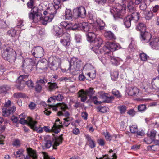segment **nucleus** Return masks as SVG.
<instances>
[{
  "label": "nucleus",
  "mask_w": 159,
  "mask_h": 159,
  "mask_svg": "<svg viewBox=\"0 0 159 159\" xmlns=\"http://www.w3.org/2000/svg\"><path fill=\"white\" fill-rule=\"evenodd\" d=\"M105 24L103 21L100 19H98L96 20V23L92 25V28L91 30L89 28V30L86 34L87 40L91 42L93 41V40L96 37V35L94 32L98 30H102L104 29Z\"/></svg>",
  "instance_id": "nucleus-1"
},
{
  "label": "nucleus",
  "mask_w": 159,
  "mask_h": 159,
  "mask_svg": "<svg viewBox=\"0 0 159 159\" xmlns=\"http://www.w3.org/2000/svg\"><path fill=\"white\" fill-rule=\"evenodd\" d=\"M62 135H61L57 137H54L53 135L45 136L44 137V147L46 148H49L52 145V142H53V144L52 145L53 148L56 149L57 148L55 147L58 146L62 143L63 139L62 137Z\"/></svg>",
  "instance_id": "nucleus-2"
},
{
  "label": "nucleus",
  "mask_w": 159,
  "mask_h": 159,
  "mask_svg": "<svg viewBox=\"0 0 159 159\" xmlns=\"http://www.w3.org/2000/svg\"><path fill=\"white\" fill-rule=\"evenodd\" d=\"M56 13V10H55L54 8L53 4H49L46 10L43 11L44 15L42 17L41 23L45 25L48 22L51 21L54 18V15Z\"/></svg>",
  "instance_id": "nucleus-3"
},
{
  "label": "nucleus",
  "mask_w": 159,
  "mask_h": 159,
  "mask_svg": "<svg viewBox=\"0 0 159 159\" xmlns=\"http://www.w3.org/2000/svg\"><path fill=\"white\" fill-rule=\"evenodd\" d=\"M81 62L80 60L73 57L69 62V67L67 69H61V70L64 72L68 70H72L73 72L79 71L81 69Z\"/></svg>",
  "instance_id": "nucleus-4"
},
{
  "label": "nucleus",
  "mask_w": 159,
  "mask_h": 159,
  "mask_svg": "<svg viewBox=\"0 0 159 159\" xmlns=\"http://www.w3.org/2000/svg\"><path fill=\"white\" fill-rule=\"evenodd\" d=\"M2 56L5 59L10 62H14L16 58V52L9 47H5L4 48Z\"/></svg>",
  "instance_id": "nucleus-5"
},
{
  "label": "nucleus",
  "mask_w": 159,
  "mask_h": 159,
  "mask_svg": "<svg viewBox=\"0 0 159 159\" xmlns=\"http://www.w3.org/2000/svg\"><path fill=\"white\" fill-rule=\"evenodd\" d=\"M95 93V91L94 90V88L90 87L84 91L83 89L79 91L78 93V96L80 98L81 101L84 102L87 99V96L91 98L92 95L94 94Z\"/></svg>",
  "instance_id": "nucleus-6"
},
{
  "label": "nucleus",
  "mask_w": 159,
  "mask_h": 159,
  "mask_svg": "<svg viewBox=\"0 0 159 159\" xmlns=\"http://www.w3.org/2000/svg\"><path fill=\"white\" fill-rule=\"evenodd\" d=\"M128 8L129 12L130 13L131 16V19L132 20L135 21H138L139 18V13L135 10L134 7V4L132 1L129 2L128 4Z\"/></svg>",
  "instance_id": "nucleus-7"
},
{
  "label": "nucleus",
  "mask_w": 159,
  "mask_h": 159,
  "mask_svg": "<svg viewBox=\"0 0 159 159\" xmlns=\"http://www.w3.org/2000/svg\"><path fill=\"white\" fill-rule=\"evenodd\" d=\"M110 12L114 17L122 18L125 13V10L123 9L121 6H118L116 8H112L110 9Z\"/></svg>",
  "instance_id": "nucleus-8"
},
{
  "label": "nucleus",
  "mask_w": 159,
  "mask_h": 159,
  "mask_svg": "<svg viewBox=\"0 0 159 159\" xmlns=\"http://www.w3.org/2000/svg\"><path fill=\"white\" fill-rule=\"evenodd\" d=\"M23 114H22L19 116L20 118L19 122L22 124H28L32 129L35 128V125L37 124L36 121H34L32 118L28 117V121L25 119V117L23 116Z\"/></svg>",
  "instance_id": "nucleus-9"
},
{
  "label": "nucleus",
  "mask_w": 159,
  "mask_h": 159,
  "mask_svg": "<svg viewBox=\"0 0 159 159\" xmlns=\"http://www.w3.org/2000/svg\"><path fill=\"white\" fill-rule=\"evenodd\" d=\"M29 75H20V76L18 77L17 82L19 83L16 85L17 88L19 90H22L24 88L25 86V82L26 79H27Z\"/></svg>",
  "instance_id": "nucleus-10"
},
{
  "label": "nucleus",
  "mask_w": 159,
  "mask_h": 159,
  "mask_svg": "<svg viewBox=\"0 0 159 159\" xmlns=\"http://www.w3.org/2000/svg\"><path fill=\"white\" fill-rule=\"evenodd\" d=\"M32 55L36 58H41L44 54V50L43 48L40 46L34 48L31 50Z\"/></svg>",
  "instance_id": "nucleus-11"
},
{
  "label": "nucleus",
  "mask_w": 159,
  "mask_h": 159,
  "mask_svg": "<svg viewBox=\"0 0 159 159\" xmlns=\"http://www.w3.org/2000/svg\"><path fill=\"white\" fill-rule=\"evenodd\" d=\"M73 12L78 17L84 18L86 16V11L85 8L83 6L75 8L73 10Z\"/></svg>",
  "instance_id": "nucleus-12"
},
{
  "label": "nucleus",
  "mask_w": 159,
  "mask_h": 159,
  "mask_svg": "<svg viewBox=\"0 0 159 159\" xmlns=\"http://www.w3.org/2000/svg\"><path fill=\"white\" fill-rule=\"evenodd\" d=\"M60 106V109L61 110V111H59L57 115L59 116L63 115L66 118L70 117H69L70 116V114L69 112L66 111V110L68 109V107L64 103H59L58 104Z\"/></svg>",
  "instance_id": "nucleus-13"
},
{
  "label": "nucleus",
  "mask_w": 159,
  "mask_h": 159,
  "mask_svg": "<svg viewBox=\"0 0 159 159\" xmlns=\"http://www.w3.org/2000/svg\"><path fill=\"white\" fill-rule=\"evenodd\" d=\"M48 66L47 61L45 59L44 60H42L38 61L36 64V70L40 69L42 70H45L47 68Z\"/></svg>",
  "instance_id": "nucleus-14"
},
{
  "label": "nucleus",
  "mask_w": 159,
  "mask_h": 159,
  "mask_svg": "<svg viewBox=\"0 0 159 159\" xmlns=\"http://www.w3.org/2000/svg\"><path fill=\"white\" fill-rule=\"evenodd\" d=\"M151 37V34L146 31H142L140 34V39L143 43H148Z\"/></svg>",
  "instance_id": "nucleus-15"
},
{
  "label": "nucleus",
  "mask_w": 159,
  "mask_h": 159,
  "mask_svg": "<svg viewBox=\"0 0 159 159\" xmlns=\"http://www.w3.org/2000/svg\"><path fill=\"white\" fill-rule=\"evenodd\" d=\"M2 110L3 116L5 117H7L10 114L15 111L16 107L14 106H12L10 107H3Z\"/></svg>",
  "instance_id": "nucleus-16"
},
{
  "label": "nucleus",
  "mask_w": 159,
  "mask_h": 159,
  "mask_svg": "<svg viewBox=\"0 0 159 159\" xmlns=\"http://www.w3.org/2000/svg\"><path fill=\"white\" fill-rule=\"evenodd\" d=\"M93 42L94 47L92 48V50L94 51L95 53H97L96 50L94 49V48L97 49H98L101 46L103 43V41L101 38H97L93 40V41L92 42Z\"/></svg>",
  "instance_id": "nucleus-17"
},
{
  "label": "nucleus",
  "mask_w": 159,
  "mask_h": 159,
  "mask_svg": "<svg viewBox=\"0 0 159 159\" xmlns=\"http://www.w3.org/2000/svg\"><path fill=\"white\" fill-rule=\"evenodd\" d=\"M27 155L25 156V159H37V157L35 151L33 150L31 148H27Z\"/></svg>",
  "instance_id": "nucleus-18"
},
{
  "label": "nucleus",
  "mask_w": 159,
  "mask_h": 159,
  "mask_svg": "<svg viewBox=\"0 0 159 159\" xmlns=\"http://www.w3.org/2000/svg\"><path fill=\"white\" fill-rule=\"evenodd\" d=\"M104 48H107L111 51L112 52L117 50L119 48V44L113 42H107L106 43V46Z\"/></svg>",
  "instance_id": "nucleus-19"
},
{
  "label": "nucleus",
  "mask_w": 159,
  "mask_h": 159,
  "mask_svg": "<svg viewBox=\"0 0 159 159\" xmlns=\"http://www.w3.org/2000/svg\"><path fill=\"white\" fill-rule=\"evenodd\" d=\"M53 30L56 36L60 37L62 36V34L64 31L63 27H60L57 25L53 27Z\"/></svg>",
  "instance_id": "nucleus-20"
},
{
  "label": "nucleus",
  "mask_w": 159,
  "mask_h": 159,
  "mask_svg": "<svg viewBox=\"0 0 159 159\" xmlns=\"http://www.w3.org/2000/svg\"><path fill=\"white\" fill-rule=\"evenodd\" d=\"M63 98L64 97L61 94H59L57 95L50 97L47 101L48 102H54L56 100L60 101H62Z\"/></svg>",
  "instance_id": "nucleus-21"
},
{
  "label": "nucleus",
  "mask_w": 159,
  "mask_h": 159,
  "mask_svg": "<svg viewBox=\"0 0 159 159\" xmlns=\"http://www.w3.org/2000/svg\"><path fill=\"white\" fill-rule=\"evenodd\" d=\"M150 45L153 49H159V40L158 38L153 39L150 43Z\"/></svg>",
  "instance_id": "nucleus-22"
},
{
  "label": "nucleus",
  "mask_w": 159,
  "mask_h": 159,
  "mask_svg": "<svg viewBox=\"0 0 159 159\" xmlns=\"http://www.w3.org/2000/svg\"><path fill=\"white\" fill-rule=\"evenodd\" d=\"M139 92V89L136 87H129L128 90L129 95L131 96H136Z\"/></svg>",
  "instance_id": "nucleus-23"
},
{
  "label": "nucleus",
  "mask_w": 159,
  "mask_h": 159,
  "mask_svg": "<svg viewBox=\"0 0 159 159\" xmlns=\"http://www.w3.org/2000/svg\"><path fill=\"white\" fill-rule=\"evenodd\" d=\"M78 30H84L85 32L89 30L90 26L86 23H81L79 24Z\"/></svg>",
  "instance_id": "nucleus-24"
},
{
  "label": "nucleus",
  "mask_w": 159,
  "mask_h": 159,
  "mask_svg": "<svg viewBox=\"0 0 159 159\" xmlns=\"http://www.w3.org/2000/svg\"><path fill=\"white\" fill-rule=\"evenodd\" d=\"M59 123L61 125H57L56 123L54 124L53 126L52 127V131L56 133H58L61 130L60 128H62L63 126L62 122H60Z\"/></svg>",
  "instance_id": "nucleus-25"
},
{
  "label": "nucleus",
  "mask_w": 159,
  "mask_h": 159,
  "mask_svg": "<svg viewBox=\"0 0 159 159\" xmlns=\"http://www.w3.org/2000/svg\"><path fill=\"white\" fill-rule=\"evenodd\" d=\"M131 16L129 15L125 18L124 20V23L125 27L128 28L131 26Z\"/></svg>",
  "instance_id": "nucleus-26"
},
{
  "label": "nucleus",
  "mask_w": 159,
  "mask_h": 159,
  "mask_svg": "<svg viewBox=\"0 0 159 159\" xmlns=\"http://www.w3.org/2000/svg\"><path fill=\"white\" fill-rule=\"evenodd\" d=\"M104 35L107 39L109 40H114L116 39L114 34L110 31L105 32Z\"/></svg>",
  "instance_id": "nucleus-27"
},
{
  "label": "nucleus",
  "mask_w": 159,
  "mask_h": 159,
  "mask_svg": "<svg viewBox=\"0 0 159 159\" xmlns=\"http://www.w3.org/2000/svg\"><path fill=\"white\" fill-rule=\"evenodd\" d=\"M56 61L53 60V58H50L49 60V66L51 70H54L57 69L56 66H55Z\"/></svg>",
  "instance_id": "nucleus-28"
},
{
  "label": "nucleus",
  "mask_w": 159,
  "mask_h": 159,
  "mask_svg": "<svg viewBox=\"0 0 159 159\" xmlns=\"http://www.w3.org/2000/svg\"><path fill=\"white\" fill-rule=\"evenodd\" d=\"M86 139L87 140L88 143H89V145L91 148H93L95 147V145L94 141L91 138L89 135H85Z\"/></svg>",
  "instance_id": "nucleus-29"
},
{
  "label": "nucleus",
  "mask_w": 159,
  "mask_h": 159,
  "mask_svg": "<svg viewBox=\"0 0 159 159\" xmlns=\"http://www.w3.org/2000/svg\"><path fill=\"white\" fill-rule=\"evenodd\" d=\"M72 13L70 9H66L65 11V14L64 17L65 19L71 20L72 18Z\"/></svg>",
  "instance_id": "nucleus-30"
},
{
  "label": "nucleus",
  "mask_w": 159,
  "mask_h": 159,
  "mask_svg": "<svg viewBox=\"0 0 159 159\" xmlns=\"http://www.w3.org/2000/svg\"><path fill=\"white\" fill-rule=\"evenodd\" d=\"M96 109L98 112L104 113L107 112L108 111V108L106 106H99L96 107Z\"/></svg>",
  "instance_id": "nucleus-31"
},
{
  "label": "nucleus",
  "mask_w": 159,
  "mask_h": 159,
  "mask_svg": "<svg viewBox=\"0 0 159 159\" xmlns=\"http://www.w3.org/2000/svg\"><path fill=\"white\" fill-rule=\"evenodd\" d=\"M38 8L37 7H34L33 8L31 9V12L35 14V15H36V16L37 17H39V19H40V21L41 22V19L42 17H40V14H39L38 12Z\"/></svg>",
  "instance_id": "nucleus-32"
},
{
  "label": "nucleus",
  "mask_w": 159,
  "mask_h": 159,
  "mask_svg": "<svg viewBox=\"0 0 159 159\" xmlns=\"http://www.w3.org/2000/svg\"><path fill=\"white\" fill-rule=\"evenodd\" d=\"M29 17L30 19L33 20V21L35 23L37 22L39 20H40L39 17H37L36 15L31 12L29 14Z\"/></svg>",
  "instance_id": "nucleus-33"
},
{
  "label": "nucleus",
  "mask_w": 159,
  "mask_h": 159,
  "mask_svg": "<svg viewBox=\"0 0 159 159\" xmlns=\"http://www.w3.org/2000/svg\"><path fill=\"white\" fill-rule=\"evenodd\" d=\"M156 134V132L154 130L148 131L147 133V136L154 140Z\"/></svg>",
  "instance_id": "nucleus-34"
},
{
  "label": "nucleus",
  "mask_w": 159,
  "mask_h": 159,
  "mask_svg": "<svg viewBox=\"0 0 159 159\" xmlns=\"http://www.w3.org/2000/svg\"><path fill=\"white\" fill-rule=\"evenodd\" d=\"M136 29L137 30L140 31L141 33L142 31L144 32L145 31L146 29V26L143 23H140L136 27Z\"/></svg>",
  "instance_id": "nucleus-35"
},
{
  "label": "nucleus",
  "mask_w": 159,
  "mask_h": 159,
  "mask_svg": "<svg viewBox=\"0 0 159 159\" xmlns=\"http://www.w3.org/2000/svg\"><path fill=\"white\" fill-rule=\"evenodd\" d=\"M48 88L50 91H52L58 88L57 84L56 83L49 82L48 83Z\"/></svg>",
  "instance_id": "nucleus-36"
},
{
  "label": "nucleus",
  "mask_w": 159,
  "mask_h": 159,
  "mask_svg": "<svg viewBox=\"0 0 159 159\" xmlns=\"http://www.w3.org/2000/svg\"><path fill=\"white\" fill-rule=\"evenodd\" d=\"M103 135H104L105 139L107 141H110L114 137L115 139L116 138V136L115 135L114 136H111L110 134L106 131V132H103Z\"/></svg>",
  "instance_id": "nucleus-37"
},
{
  "label": "nucleus",
  "mask_w": 159,
  "mask_h": 159,
  "mask_svg": "<svg viewBox=\"0 0 159 159\" xmlns=\"http://www.w3.org/2000/svg\"><path fill=\"white\" fill-rule=\"evenodd\" d=\"M117 108L119 110L120 113L121 114H123L126 111L127 107L125 105H121L118 106Z\"/></svg>",
  "instance_id": "nucleus-38"
},
{
  "label": "nucleus",
  "mask_w": 159,
  "mask_h": 159,
  "mask_svg": "<svg viewBox=\"0 0 159 159\" xmlns=\"http://www.w3.org/2000/svg\"><path fill=\"white\" fill-rule=\"evenodd\" d=\"M24 152L22 149H20L18 151L14 152V157L15 158L20 157Z\"/></svg>",
  "instance_id": "nucleus-39"
},
{
  "label": "nucleus",
  "mask_w": 159,
  "mask_h": 159,
  "mask_svg": "<svg viewBox=\"0 0 159 159\" xmlns=\"http://www.w3.org/2000/svg\"><path fill=\"white\" fill-rule=\"evenodd\" d=\"M60 41L66 47L69 46L70 43V40L68 39H61Z\"/></svg>",
  "instance_id": "nucleus-40"
},
{
  "label": "nucleus",
  "mask_w": 159,
  "mask_h": 159,
  "mask_svg": "<svg viewBox=\"0 0 159 159\" xmlns=\"http://www.w3.org/2000/svg\"><path fill=\"white\" fill-rule=\"evenodd\" d=\"M111 78L113 80H116L118 76V73L117 71L112 72L111 74Z\"/></svg>",
  "instance_id": "nucleus-41"
},
{
  "label": "nucleus",
  "mask_w": 159,
  "mask_h": 159,
  "mask_svg": "<svg viewBox=\"0 0 159 159\" xmlns=\"http://www.w3.org/2000/svg\"><path fill=\"white\" fill-rule=\"evenodd\" d=\"M99 93H100V98L105 100V101H103L102 102H106V100H107V98H108V96L107 95L108 94L104 93L103 92H99Z\"/></svg>",
  "instance_id": "nucleus-42"
},
{
  "label": "nucleus",
  "mask_w": 159,
  "mask_h": 159,
  "mask_svg": "<svg viewBox=\"0 0 159 159\" xmlns=\"http://www.w3.org/2000/svg\"><path fill=\"white\" fill-rule=\"evenodd\" d=\"M16 34V30L13 29H12L10 30H9L7 32V34L12 37H15Z\"/></svg>",
  "instance_id": "nucleus-43"
},
{
  "label": "nucleus",
  "mask_w": 159,
  "mask_h": 159,
  "mask_svg": "<svg viewBox=\"0 0 159 159\" xmlns=\"http://www.w3.org/2000/svg\"><path fill=\"white\" fill-rule=\"evenodd\" d=\"M141 60L143 61H146L147 60L148 56L144 53H142L139 54Z\"/></svg>",
  "instance_id": "nucleus-44"
},
{
  "label": "nucleus",
  "mask_w": 159,
  "mask_h": 159,
  "mask_svg": "<svg viewBox=\"0 0 159 159\" xmlns=\"http://www.w3.org/2000/svg\"><path fill=\"white\" fill-rule=\"evenodd\" d=\"M59 103L54 104L53 103L52 104L49 105V108H52V110L55 111H56L57 110V107H59L60 108V106L58 104Z\"/></svg>",
  "instance_id": "nucleus-45"
},
{
  "label": "nucleus",
  "mask_w": 159,
  "mask_h": 159,
  "mask_svg": "<svg viewBox=\"0 0 159 159\" xmlns=\"http://www.w3.org/2000/svg\"><path fill=\"white\" fill-rule=\"evenodd\" d=\"M61 36H62L64 39H68L69 40H70V34L67 32H65V31H64Z\"/></svg>",
  "instance_id": "nucleus-46"
},
{
  "label": "nucleus",
  "mask_w": 159,
  "mask_h": 159,
  "mask_svg": "<svg viewBox=\"0 0 159 159\" xmlns=\"http://www.w3.org/2000/svg\"><path fill=\"white\" fill-rule=\"evenodd\" d=\"M9 89V87L7 86H3L0 88V93H5Z\"/></svg>",
  "instance_id": "nucleus-47"
},
{
  "label": "nucleus",
  "mask_w": 159,
  "mask_h": 159,
  "mask_svg": "<svg viewBox=\"0 0 159 159\" xmlns=\"http://www.w3.org/2000/svg\"><path fill=\"white\" fill-rule=\"evenodd\" d=\"M146 106L145 104H141L138 106V109L139 111L142 112L146 109Z\"/></svg>",
  "instance_id": "nucleus-48"
},
{
  "label": "nucleus",
  "mask_w": 159,
  "mask_h": 159,
  "mask_svg": "<svg viewBox=\"0 0 159 159\" xmlns=\"http://www.w3.org/2000/svg\"><path fill=\"white\" fill-rule=\"evenodd\" d=\"M70 117L64 118L63 120H64V121L63 123V125H64L66 127H67L70 123Z\"/></svg>",
  "instance_id": "nucleus-49"
},
{
  "label": "nucleus",
  "mask_w": 159,
  "mask_h": 159,
  "mask_svg": "<svg viewBox=\"0 0 159 159\" xmlns=\"http://www.w3.org/2000/svg\"><path fill=\"white\" fill-rule=\"evenodd\" d=\"M31 60L29 59H26L23 61V64L22 65V67H24L25 66L29 65V64L30 63Z\"/></svg>",
  "instance_id": "nucleus-50"
},
{
  "label": "nucleus",
  "mask_w": 159,
  "mask_h": 159,
  "mask_svg": "<svg viewBox=\"0 0 159 159\" xmlns=\"http://www.w3.org/2000/svg\"><path fill=\"white\" fill-rule=\"evenodd\" d=\"M131 133H135L137 132L138 128L136 125H132L129 127Z\"/></svg>",
  "instance_id": "nucleus-51"
},
{
  "label": "nucleus",
  "mask_w": 159,
  "mask_h": 159,
  "mask_svg": "<svg viewBox=\"0 0 159 159\" xmlns=\"http://www.w3.org/2000/svg\"><path fill=\"white\" fill-rule=\"evenodd\" d=\"M90 98L93 100L94 104H100L102 103L101 101H98L97 100L98 98L96 96L92 97V98Z\"/></svg>",
  "instance_id": "nucleus-52"
},
{
  "label": "nucleus",
  "mask_w": 159,
  "mask_h": 159,
  "mask_svg": "<svg viewBox=\"0 0 159 159\" xmlns=\"http://www.w3.org/2000/svg\"><path fill=\"white\" fill-rule=\"evenodd\" d=\"M27 79H26V80ZM25 84H26L27 86L29 88H33L34 86V84L31 80H29L27 81L26 80L25 81Z\"/></svg>",
  "instance_id": "nucleus-53"
},
{
  "label": "nucleus",
  "mask_w": 159,
  "mask_h": 159,
  "mask_svg": "<svg viewBox=\"0 0 159 159\" xmlns=\"http://www.w3.org/2000/svg\"><path fill=\"white\" fill-rule=\"evenodd\" d=\"M7 26V24L6 22V21L2 20L0 21V28H5Z\"/></svg>",
  "instance_id": "nucleus-54"
},
{
  "label": "nucleus",
  "mask_w": 159,
  "mask_h": 159,
  "mask_svg": "<svg viewBox=\"0 0 159 159\" xmlns=\"http://www.w3.org/2000/svg\"><path fill=\"white\" fill-rule=\"evenodd\" d=\"M42 154L43 157V159H54V158L52 157L49 156L46 152H43Z\"/></svg>",
  "instance_id": "nucleus-55"
},
{
  "label": "nucleus",
  "mask_w": 159,
  "mask_h": 159,
  "mask_svg": "<svg viewBox=\"0 0 159 159\" xmlns=\"http://www.w3.org/2000/svg\"><path fill=\"white\" fill-rule=\"evenodd\" d=\"M14 96L17 98H25L26 95L25 94L20 93H16L14 94Z\"/></svg>",
  "instance_id": "nucleus-56"
},
{
  "label": "nucleus",
  "mask_w": 159,
  "mask_h": 159,
  "mask_svg": "<svg viewBox=\"0 0 159 159\" xmlns=\"http://www.w3.org/2000/svg\"><path fill=\"white\" fill-rule=\"evenodd\" d=\"M109 58L110 59L111 62L113 64H116L117 62V60L115 57L110 56Z\"/></svg>",
  "instance_id": "nucleus-57"
},
{
  "label": "nucleus",
  "mask_w": 159,
  "mask_h": 159,
  "mask_svg": "<svg viewBox=\"0 0 159 159\" xmlns=\"http://www.w3.org/2000/svg\"><path fill=\"white\" fill-rule=\"evenodd\" d=\"M154 140L150 137H147L145 138L144 139V142L147 144H149L152 143Z\"/></svg>",
  "instance_id": "nucleus-58"
},
{
  "label": "nucleus",
  "mask_w": 159,
  "mask_h": 159,
  "mask_svg": "<svg viewBox=\"0 0 159 159\" xmlns=\"http://www.w3.org/2000/svg\"><path fill=\"white\" fill-rule=\"evenodd\" d=\"M139 8L142 11H145L147 8V5H146L145 2H142L139 5Z\"/></svg>",
  "instance_id": "nucleus-59"
},
{
  "label": "nucleus",
  "mask_w": 159,
  "mask_h": 159,
  "mask_svg": "<svg viewBox=\"0 0 159 159\" xmlns=\"http://www.w3.org/2000/svg\"><path fill=\"white\" fill-rule=\"evenodd\" d=\"M43 130H44L46 132H48L50 131V129L48 127L44 126L42 128H41V129L39 130V133H42L43 131Z\"/></svg>",
  "instance_id": "nucleus-60"
},
{
  "label": "nucleus",
  "mask_w": 159,
  "mask_h": 159,
  "mask_svg": "<svg viewBox=\"0 0 159 159\" xmlns=\"http://www.w3.org/2000/svg\"><path fill=\"white\" fill-rule=\"evenodd\" d=\"M60 80L61 81H70L71 79L69 77H62L60 79Z\"/></svg>",
  "instance_id": "nucleus-61"
},
{
  "label": "nucleus",
  "mask_w": 159,
  "mask_h": 159,
  "mask_svg": "<svg viewBox=\"0 0 159 159\" xmlns=\"http://www.w3.org/2000/svg\"><path fill=\"white\" fill-rule=\"evenodd\" d=\"M112 93L113 94L117 96L119 98L121 96V95L119 92L116 89H113V90Z\"/></svg>",
  "instance_id": "nucleus-62"
},
{
  "label": "nucleus",
  "mask_w": 159,
  "mask_h": 159,
  "mask_svg": "<svg viewBox=\"0 0 159 159\" xmlns=\"http://www.w3.org/2000/svg\"><path fill=\"white\" fill-rule=\"evenodd\" d=\"M88 114L86 112H83L81 113V116L85 120H86L88 118Z\"/></svg>",
  "instance_id": "nucleus-63"
},
{
  "label": "nucleus",
  "mask_w": 159,
  "mask_h": 159,
  "mask_svg": "<svg viewBox=\"0 0 159 159\" xmlns=\"http://www.w3.org/2000/svg\"><path fill=\"white\" fill-rule=\"evenodd\" d=\"M152 84L156 85L159 84V77H157L156 78L153 79L152 81Z\"/></svg>",
  "instance_id": "nucleus-64"
}]
</instances>
